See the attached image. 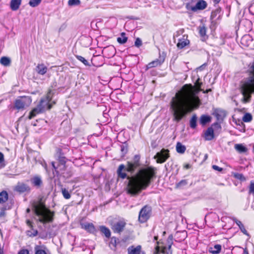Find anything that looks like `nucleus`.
<instances>
[{
	"mask_svg": "<svg viewBox=\"0 0 254 254\" xmlns=\"http://www.w3.org/2000/svg\"><path fill=\"white\" fill-rule=\"evenodd\" d=\"M117 239L115 237L111 238V241L110 243V246L116 248L117 247Z\"/></svg>",
	"mask_w": 254,
	"mask_h": 254,
	"instance_id": "obj_45",
	"label": "nucleus"
},
{
	"mask_svg": "<svg viewBox=\"0 0 254 254\" xmlns=\"http://www.w3.org/2000/svg\"><path fill=\"white\" fill-rule=\"evenodd\" d=\"M221 0H213V2L214 4H218Z\"/></svg>",
	"mask_w": 254,
	"mask_h": 254,
	"instance_id": "obj_60",
	"label": "nucleus"
},
{
	"mask_svg": "<svg viewBox=\"0 0 254 254\" xmlns=\"http://www.w3.org/2000/svg\"><path fill=\"white\" fill-rule=\"evenodd\" d=\"M221 126L218 122H215L208 127L204 133V138L206 140H212L215 137L214 131L221 130Z\"/></svg>",
	"mask_w": 254,
	"mask_h": 254,
	"instance_id": "obj_9",
	"label": "nucleus"
},
{
	"mask_svg": "<svg viewBox=\"0 0 254 254\" xmlns=\"http://www.w3.org/2000/svg\"><path fill=\"white\" fill-rule=\"evenodd\" d=\"M249 38V36L245 35V36H243L242 37V38L241 39V44L242 45H243L244 46H248V45H247V44L246 43V42L247 41V40H248V39Z\"/></svg>",
	"mask_w": 254,
	"mask_h": 254,
	"instance_id": "obj_51",
	"label": "nucleus"
},
{
	"mask_svg": "<svg viewBox=\"0 0 254 254\" xmlns=\"http://www.w3.org/2000/svg\"><path fill=\"white\" fill-rule=\"evenodd\" d=\"M233 177L241 181L245 182L246 181V178L243 175V174L238 173H233Z\"/></svg>",
	"mask_w": 254,
	"mask_h": 254,
	"instance_id": "obj_38",
	"label": "nucleus"
},
{
	"mask_svg": "<svg viewBox=\"0 0 254 254\" xmlns=\"http://www.w3.org/2000/svg\"><path fill=\"white\" fill-rule=\"evenodd\" d=\"M190 168V165L189 164H186L184 165V168L189 169Z\"/></svg>",
	"mask_w": 254,
	"mask_h": 254,
	"instance_id": "obj_59",
	"label": "nucleus"
},
{
	"mask_svg": "<svg viewBox=\"0 0 254 254\" xmlns=\"http://www.w3.org/2000/svg\"><path fill=\"white\" fill-rule=\"evenodd\" d=\"M200 91L202 92L200 87L186 84L175 94L170 103L173 121L180 122L188 113L199 107L201 102L197 94Z\"/></svg>",
	"mask_w": 254,
	"mask_h": 254,
	"instance_id": "obj_2",
	"label": "nucleus"
},
{
	"mask_svg": "<svg viewBox=\"0 0 254 254\" xmlns=\"http://www.w3.org/2000/svg\"><path fill=\"white\" fill-rule=\"evenodd\" d=\"M249 194L254 195V180L250 182L249 186Z\"/></svg>",
	"mask_w": 254,
	"mask_h": 254,
	"instance_id": "obj_41",
	"label": "nucleus"
},
{
	"mask_svg": "<svg viewBox=\"0 0 254 254\" xmlns=\"http://www.w3.org/2000/svg\"><path fill=\"white\" fill-rule=\"evenodd\" d=\"M58 160L59 162L58 166H56L55 165V163L54 162H51V165L56 172L57 175H59L60 173V171H64L66 168V158L64 156L60 157H58Z\"/></svg>",
	"mask_w": 254,
	"mask_h": 254,
	"instance_id": "obj_10",
	"label": "nucleus"
},
{
	"mask_svg": "<svg viewBox=\"0 0 254 254\" xmlns=\"http://www.w3.org/2000/svg\"><path fill=\"white\" fill-rule=\"evenodd\" d=\"M10 59L7 57H2L0 59V64L3 66H9L10 64Z\"/></svg>",
	"mask_w": 254,
	"mask_h": 254,
	"instance_id": "obj_33",
	"label": "nucleus"
},
{
	"mask_svg": "<svg viewBox=\"0 0 254 254\" xmlns=\"http://www.w3.org/2000/svg\"><path fill=\"white\" fill-rule=\"evenodd\" d=\"M26 223L27 225L30 228V229H33V223L31 221L28 219L26 221Z\"/></svg>",
	"mask_w": 254,
	"mask_h": 254,
	"instance_id": "obj_56",
	"label": "nucleus"
},
{
	"mask_svg": "<svg viewBox=\"0 0 254 254\" xmlns=\"http://www.w3.org/2000/svg\"><path fill=\"white\" fill-rule=\"evenodd\" d=\"M186 147L185 145H183L181 142H178L176 144V151L178 153L183 154L185 152Z\"/></svg>",
	"mask_w": 254,
	"mask_h": 254,
	"instance_id": "obj_31",
	"label": "nucleus"
},
{
	"mask_svg": "<svg viewBox=\"0 0 254 254\" xmlns=\"http://www.w3.org/2000/svg\"><path fill=\"white\" fill-rule=\"evenodd\" d=\"M188 184L187 180H182L176 184L175 188L177 189H181L184 188Z\"/></svg>",
	"mask_w": 254,
	"mask_h": 254,
	"instance_id": "obj_36",
	"label": "nucleus"
},
{
	"mask_svg": "<svg viewBox=\"0 0 254 254\" xmlns=\"http://www.w3.org/2000/svg\"><path fill=\"white\" fill-rule=\"evenodd\" d=\"M253 120V116L251 114L249 113H246L244 115L242 120L244 122L249 123L251 122Z\"/></svg>",
	"mask_w": 254,
	"mask_h": 254,
	"instance_id": "obj_37",
	"label": "nucleus"
},
{
	"mask_svg": "<svg viewBox=\"0 0 254 254\" xmlns=\"http://www.w3.org/2000/svg\"><path fill=\"white\" fill-rule=\"evenodd\" d=\"M206 65V64H204L202 65H201L199 68H200L201 69H202L203 67L204 66H205Z\"/></svg>",
	"mask_w": 254,
	"mask_h": 254,
	"instance_id": "obj_62",
	"label": "nucleus"
},
{
	"mask_svg": "<svg viewBox=\"0 0 254 254\" xmlns=\"http://www.w3.org/2000/svg\"><path fill=\"white\" fill-rule=\"evenodd\" d=\"M190 44V41L188 39V36L187 35H183L182 37L178 39V42L177 44V47L178 49L181 50L184 48L186 46H189Z\"/></svg>",
	"mask_w": 254,
	"mask_h": 254,
	"instance_id": "obj_15",
	"label": "nucleus"
},
{
	"mask_svg": "<svg viewBox=\"0 0 254 254\" xmlns=\"http://www.w3.org/2000/svg\"><path fill=\"white\" fill-rule=\"evenodd\" d=\"M173 237L172 235H170L168 237L165 243H162V245L160 246H157L156 250L159 251L160 249H161V253L166 254H172V251L171 247L173 244Z\"/></svg>",
	"mask_w": 254,
	"mask_h": 254,
	"instance_id": "obj_8",
	"label": "nucleus"
},
{
	"mask_svg": "<svg viewBox=\"0 0 254 254\" xmlns=\"http://www.w3.org/2000/svg\"><path fill=\"white\" fill-rule=\"evenodd\" d=\"M75 58L85 65H89L88 62L84 57L79 55H75Z\"/></svg>",
	"mask_w": 254,
	"mask_h": 254,
	"instance_id": "obj_42",
	"label": "nucleus"
},
{
	"mask_svg": "<svg viewBox=\"0 0 254 254\" xmlns=\"http://www.w3.org/2000/svg\"><path fill=\"white\" fill-rule=\"evenodd\" d=\"M99 229L100 232L103 234L106 238H109L111 237V231L106 226L103 225L100 226L99 227Z\"/></svg>",
	"mask_w": 254,
	"mask_h": 254,
	"instance_id": "obj_27",
	"label": "nucleus"
},
{
	"mask_svg": "<svg viewBox=\"0 0 254 254\" xmlns=\"http://www.w3.org/2000/svg\"><path fill=\"white\" fill-rule=\"evenodd\" d=\"M52 89H49L48 91V92H47L46 97L45 98L46 99V101L48 103H50V102L52 100V99L53 97V95L52 94Z\"/></svg>",
	"mask_w": 254,
	"mask_h": 254,
	"instance_id": "obj_43",
	"label": "nucleus"
},
{
	"mask_svg": "<svg viewBox=\"0 0 254 254\" xmlns=\"http://www.w3.org/2000/svg\"><path fill=\"white\" fill-rule=\"evenodd\" d=\"M26 234L28 236L30 237H34L38 235V232L37 230L34 229L33 227V229H31L30 230L27 231Z\"/></svg>",
	"mask_w": 254,
	"mask_h": 254,
	"instance_id": "obj_39",
	"label": "nucleus"
},
{
	"mask_svg": "<svg viewBox=\"0 0 254 254\" xmlns=\"http://www.w3.org/2000/svg\"><path fill=\"white\" fill-rule=\"evenodd\" d=\"M56 155L58 157H62L64 156V154L62 151V149L60 148H56Z\"/></svg>",
	"mask_w": 254,
	"mask_h": 254,
	"instance_id": "obj_47",
	"label": "nucleus"
},
{
	"mask_svg": "<svg viewBox=\"0 0 254 254\" xmlns=\"http://www.w3.org/2000/svg\"><path fill=\"white\" fill-rule=\"evenodd\" d=\"M211 121V117L208 115H202L200 118V123L203 126L210 123Z\"/></svg>",
	"mask_w": 254,
	"mask_h": 254,
	"instance_id": "obj_29",
	"label": "nucleus"
},
{
	"mask_svg": "<svg viewBox=\"0 0 254 254\" xmlns=\"http://www.w3.org/2000/svg\"><path fill=\"white\" fill-rule=\"evenodd\" d=\"M170 157L169 150L168 149H162L157 152L154 158L156 159L157 163L162 164L164 163Z\"/></svg>",
	"mask_w": 254,
	"mask_h": 254,
	"instance_id": "obj_12",
	"label": "nucleus"
},
{
	"mask_svg": "<svg viewBox=\"0 0 254 254\" xmlns=\"http://www.w3.org/2000/svg\"><path fill=\"white\" fill-rule=\"evenodd\" d=\"M13 190L19 194L29 193L31 192V187L24 182H18L14 187Z\"/></svg>",
	"mask_w": 254,
	"mask_h": 254,
	"instance_id": "obj_11",
	"label": "nucleus"
},
{
	"mask_svg": "<svg viewBox=\"0 0 254 254\" xmlns=\"http://www.w3.org/2000/svg\"><path fill=\"white\" fill-rule=\"evenodd\" d=\"M126 34L125 32H122L121 34V37L117 38V42L120 44H125L128 39L127 37L126 36Z\"/></svg>",
	"mask_w": 254,
	"mask_h": 254,
	"instance_id": "obj_30",
	"label": "nucleus"
},
{
	"mask_svg": "<svg viewBox=\"0 0 254 254\" xmlns=\"http://www.w3.org/2000/svg\"><path fill=\"white\" fill-rule=\"evenodd\" d=\"M182 235H183V237H182V239L180 240V241L184 240L186 239V238L187 237L186 232H177L176 234V236Z\"/></svg>",
	"mask_w": 254,
	"mask_h": 254,
	"instance_id": "obj_53",
	"label": "nucleus"
},
{
	"mask_svg": "<svg viewBox=\"0 0 254 254\" xmlns=\"http://www.w3.org/2000/svg\"><path fill=\"white\" fill-rule=\"evenodd\" d=\"M8 199V194L6 190L0 192V204H3L6 202Z\"/></svg>",
	"mask_w": 254,
	"mask_h": 254,
	"instance_id": "obj_25",
	"label": "nucleus"
},
{
	"mask_svg": "<svg viewBox=\"0 0 254 254\" xmlns=\"http://www.w3.org/2000/svg\"><path fill=\"white\" fill-rule=\"evenodd\" d=\"M141 165L139 154L133 156L132 160L128 161L126 165H119L117 170L118 179L128 180L126 190L128 194L135 196L145 190L156 177L157 169L152 166L140 168L136 174L129 176L127 173L133 174Z\"/></svg>",
	"mask_w": 254,
	"mask_h": 254,
	"instance_id": "obj_1",
	"label": "nucleus"
},
{
	"mask_svg": "<svg viewBox=\"0 0 254 254\" xmlns=\"http://www.w3.org/2000/svg\"><path fill=\"white\" fill-rule=\"evenodd\" d=\"M222 247L221 245H215L213 247H209L208 251L212 254H218L221 252Z\"/></svg>",
	"mask_w": 254,
	"mask_h": 254,
	"instance_id": "obj_26",
	"label": "nucleus"
},
{
	"mask_svg": "<svg viewBox=\"0 0 254 254\" xmlns=\"http://www.w3.org/2000/svg\"><path fill=\"white\" fill-rule=\"evenodd\" d=\"M141 249V246L138 245L136 247L131 246L127 249L128 254H139Z\"/></svg>",
	"mask_w": 254,
	"mask_h": 254,
	"instance_id": "obj_23",
	"label": "nucleus"
},
{
	"mask_svg": "<svg viewBox=\"0 0 254 254\" xmlns=\"http://www.w3.org/2000/svg\"><path fill=\"white\" fill-rule=\"evenodd\" d=\"M139 254H145V253L143 251H141V249L140 250V252Z\"/></svg>",
	"mask_w": 254,
	"mask_h": 254,
	"instance_id": "obj_64",
	"label": "nucleus"
},
{
	"mask_svg": "<svg viewBox=\"0 0 254 254\" xmlns=\"http://www.w3.org/2000/svg\"><path fill=\"white\" fill-rule=\"evenodd\" d=\"M42 0H30L29 2V4L33 7L38 6L41 2Z\"/></svg>",
	"mask_w": 254,
	"mask_h": 254,
	"instance_id": "obj_44",
	"label": "nucleus"
},
{
	"mask_svg": "<svg viewBox=\"0 0 254 254\" xmlns=\"http://www.w3.org/2000/svg\"><path fill=\"white\" fill-rule=\"evenodd\" d=\"M80 224L82 229L90 234H95L97 232L95 226L92 223H80Z\"/></svg>",
	"mask_w": 254,
	"mask_h": 254,
	"instance_id": "obj_14",
	"label": "nucleus"
},
{
	"mask_svg": "<svg viewBox=\"0 0 254 254\" xmlns=\"http://www.w3.org/2000/svg\"><path fill=\"white\" fill-rule=\"evenodd\" d=\"M164 60L156 59L149 63H148L145 66V70H148L149 68L156 67L161 65L164 62Z\"/></svg>",
	"mask_w": 254,
	"mask_h": 254,
	"instance_id": "obj_19",
	"label": "nucleus"
},
{
	"mask_svg": "<svg viewBox=\"0 0 254 254\" xmlns=\"http://www.w3.org/2000/svg\"><path fill=\"white\" fill-rule=\"evenodd\" d=\"M0 254H3V250L1 248H0Z\"/></svg>",
	"mask_w": 254,
	"mask_h": 254,
	"instance_id": "obj_63",
	"label": "nucleus"
},
{
	"mask_svg": "<svg viewBox=\"0 0 254 254\" xmlns=\"http://www.w3.org/2000/svg\"><path fill=\"white\" fill-rule=\"evenodd\" d=\"M5 165L4 155L2 152H0V166L3 168Z\"/></svg>",
	"mask_w": 254,
	"mask_h": 254,
	"instance_id": "obj_48",
	"label": "nucleus"
},
{
	"mask_svg": "<svg viewBox=\"0 0 254 254\" xmlns=\"http://www.w3.org/2000/svg\"><path fill=\"white\" fill-rule=\"evenodd\" d=\"M31 182L33 187L40 188L43 186V181L40 176H34L31 179Z\"/></svg>",
	"mask_w": 254,
	"mask_h": 254,
	"instance_id": "obj_18",
	"label": "nucleus"
},
{
	"mask_svg": "<svg viewBox=\"0 0 254 254\" xmlns=\"http://www.w3.org/2000/svg\"><path fill=\"white\" fill-rule=\"evenodd\" d=\"M142 41L141 40H140V38H137L135 41V42H134V45L135 46H136V47H140L141 45H142Z\"/></svg>",
	"mask_w": 254,
	"mask_h": 254,
	"instance_id": "obj_50",
	"label": "nucleus"
},
{
	"mask_svg": "<svg viewBox=\"0 0 254 254\" xmlns=\"http://www.w3.org/2000/svg\"><path fill=\"white\" fill-rule=\"evenodd\" d=\"M80 4V0H68V4L69 5H77Z\"/></svg>",
	"mask_w": 254,
	"mask_h": 254,
	"instance_id": "obj_46",
	"label": "nucleus"
},
{
	"mask_svg": "<svg viewBox=\"0 0 254 254\" xmlns=\"http://www.w3.org/2000/svg\"><path fill=\"white\" fill-rule=\"evenodd\" d=\"M110 224L114 233L121 234L124 231L127 223L124 219H120L111 221Z\"/></svg>",
	"mask_w": 254,
	"mask_h": 254,
	"instance_id": "obj_6",
	"label": "nucleus"
},
{
	"mask_svg": "<svg viewBox=\"0 0 254 254\" xmlns=\"http://www.w3.org/2000/svg\"><path fill=\"white\" fill-rule=\"evenodd\" d=\"M211 91H212V90L211 88L207 89L205 90L202 89V92L203 93H208V92H211Z\"/></svg>",
	"mask_w": 254,
	"mask_h": 254,
	"instance_id": "obj_58",
	"label": "nucleus"
},
{
	"mask_svg": "<svg viewBox=\"0 0 254 254\" xmlns=\"http://www.w3.org/2000/svg\"><path fill=\"white\" fill-rule=\"evenodd\" d=\"M213 169L218 172H222L223 170V168L220 167L216 165H213L212 166Z\"/></svg>",
	"mask_w": 254,
	"mask_h": 254,
	"instance_id": "obj_55",
	"label": "nucleus"
},
{
	"mask_svg": "<svg viewBox=\"0 0 254 254\" xmlns=\"http://www.w3.org/2000/svg\"><path fill=\"white\" fill-rule=\"evenodd\" d=\"M248 76L242 80L239 83L238 90L242 95V103H250L254 93V60L249 64L247 70Z\"/></svg>",
	"mask_w": 254,
	"mask_h": 254,
	"instance_id": "obj_3",
	"label": "nucleus"
},
{
	"mask_svg": "<svg viewBox=\"0 0 254 254\" xmlns=\"http://www.w3.org/2000/svg\"><path fill=\"white\" fill-rule=\"evenodd\" d=\"M207 3L204 0H198L194 6H191L189 3L186 5V8L192 12H196L197 10H202L206 8Z\"/></svg>",
	"mask_w": 254,
	"mask_h": 254,
	"instance_id": "obj_13",
	"label": "nucleus"
},
{
	"mask_svg": "<svg viewBox=\"0 0 254 254\" xmlns=\"http://www.w3.org/2000/svg\"><path fill=\"white\" fill-rule=\"evenodd\" d=\"M152 212L151 207L148 205H145L140 210L138 215V221L141 223H144L150 218Z\"/></svg>",
	"mask_w": 254,
	"mask_h": 254,
	"instance_id": "obj_7",
	"label": "nucleus"
},
{
	"mask_svg": "<svg viewBox=\"0 0 254 254\" xmlns=\"http://www.w3.org/2000/svg\"><path fill=\"white\" fill-rule=\"evenodd\" d=\"M198 30L199 34L201 38V40L202 41H205L208 38V36H206V34L207 28L204 24H203L198 27Z\"/></svg>",
	"mask_w": 254,
	"mask_h": 254,
	"instance_id": "obj_20",
	"label": "nucleus"
},
{
	"mask_svg": "<svg viewBox=\"0 0 254 254\" xmlns=\"http://www.w3.org/2000/svg\"><path fill=\"white\" fill-rule=\"evenodd\" d=\"M197 116L196 114H193L190 121V125L191 128H195L197 126Z\"/></svg>",
	"mask_w": 254,
	"mask_h": 254,
	"instance_id": "obj_32",
	"label": "nucleus"
},
{
	"mask_svg": "<svg viewBox=\"0 0 254 254\" xmlns=\"http://www.w3.org/2000/svg\"><path fill=\"white\" fill-rule=\"evenodd\" d=\"M200 79L199 77L197 78V79L196 80V81L194 83V86L196 87H200L201 88V86L202 85V83L201 82H200Z\"/></svg>",
	"mask_w": 254,
	"mask_h": 254,
	"instance_id": "obj_54",
	"label": "nucleus"
},
{
	"mask_svg": "<svg viewBox=\"0 0 254 254\" xmlns=\"http://www.w3.org/2000/svg\"><path fill=\"white\" fill-rule=\"evenodd\" d=\"M17 254H30L29 251L26 249H20Z\"/></svg>",
	"mask_w": 254,
	"mask_h": 254,
	"instance_id": "obj_52",
	"label": "nucleus"
},
{
	"mask_svg": "<svg viewBox=\"0 0 254 254\" xmlns=\"http://www.w3.org/2000/svg\"><path fill=\"white\" fill-rule=\"evenodd\" d=\"M62 193L65 199H68L70 198L71 195L65 188H62Z\"/></svg>",
	"mask_w": 254,
	"mask_h": 254,
	"instance_id": "obj_40",
	"label": "nucleus"
},
{
	"mask_svg": "<svg viewBox=\"0 0 254 254\" xmlns=\"http://www.w3.org/2000/svg\"><path fill=\"white\" fill-rule=\"evenodd\" d=\"M6 207H2L0 209V218L4 217L6 215Z\"/></svg>",
	"mask_w": 254,
	"mask_h": 254,
	"instance_id": "obj_49",
	"label": "nucleus"
},
{
	"mask_svg": "<svg viewBox=\"0 0 254 254\" xmlns=\"http://www.w3.org/2000/svg\"><path fill=\"white\" fill-rule=\"evenodd\" d=\"M32 102L31 97L28 96H20L18 97L14 102L13 108L17 112L24 110L28 107Z\"/></svg>",
	"mask_w": 254,
	"mask_h": 254,
	"instance_id": "obj_5",
	"label": "nucleus"
},
{
	"mask_svg": "<svg viewBox=\"0 0 254 254\" xmlns=\"http://www.w3.org/2000/svg\"><path fill=\"white\" fill-rule=\"evenodd\" d=\"M21 4V0H11L10 7L12 11L18 10Z\"/></svg>",
	"mask_w": 254,
	"mask_h": 254,
	"instance_id": "obj_24",
	"label": "nucleus"
},
{
	"mask_svg": "<svg viewBox=\"0 0 254 254\" xmlns=\"http://www.w3.org/2000/svg\"><path fill=\"white\" fill-rule=\"evenodd\" d=\"M244 254H249V252H248V250L246 248H245L244 250Z\"/></svg>",
	"mask_w": 254,
	"mask_h": 254,
	"instance_id": "obj_61",
	"label": "nucleus"
},
{
	"mask_svg": "<svg viewBox=\"0 0 254 254\" xmlns=\"http://www.w3.org/2000/svg\"><path fill=\"white\" fill-rule=\"evenodd\" d=\"M31 206L34 214L38 217L37 222L46 224L54 221L55 212L47 207L46 199L43 196H39L37 200L33 201Z\"/></svg>",
	"mask_w": 254,
	"mask_h": 254,
	"instance_id": "obj_4",
	"label": "nucleus"
},
{
	"mask_svg": "<svg viewBox=\"0 0 254 254\" xmlns=\"http://www.w3.org/2000/svg\"><path fill=\"white\" fill-rule=\"evenodd\" d=\"M42 113L37 107L33 108L30 112L28 119L31 120L34 118L37 115Z\"/></svg>",
	"mask_w": 254,
	"mask_h": 254,
	"instance_id": "obj_34",
	"label": "nucleus"
},
{
	"mask_svg": "<svg viewBox=\"0 0 254 254\" xmlns=\"http://www.w3.org/2000/svg\"><path fill=\"white\" fill-rule=\"evenodd\" d=\"M35 70L38 74L43 75L47 73L48 68L44 64H39L36 66Z\"/></svg>",
	"mask_w": 254,
	"mask_h": 254,
	"instance_id": "obj_21",
	"label": "nucleus"
},
{
	"mask_svg": "<svg viewBox=\"0 0 254 254\" xmlns=\"http://www.w3.org/2000/svg\"><path fill=\"white\" fill-rule=\"evenodd\" d=\"M231 219L232 220V221H233L234 222H235L236 223V224L239 226L241 232L244 234H245L247 236L249 235V233H248L247 230L245 228L244 225L243 224V223H242V222L241 221L238 220L235 217H233V218H232Z\"/></svg>",
	"mask_w": 254,
	"mask_h": 254,
	"instance_id": "obj_22",
	"label": "nucleus"
},
{
	"mask_svg": "<svg viewBox=\"0 0 254 254\" xmlns=\"http://www.w3.org/2000/svg\"><path fill=\"white\" fill-rule=\"evenodd\" d=\"M49 250L44 245H36L34 246V254H48Z\"/></svg>",
	"mask_w": 254,
	"mask_h": 254,
	"instance_id": "obj_17",
	"label": "nucleus"
},
{
	"mask_svg": "<svg viewBox=\"0 0 254 254\" xmlns=\"http://www.w3.org/2000/svg\"><path fill=\"white\" fill-rule=\"evenodd\" d=\"M104 52L108 58L112 57L115 55V50L113 47L105 48Z\"/></svg>",
	"mask_w": 254,
	"mask_h": 254,
	"instance_id": "obj_35",
	"label": "nucleus"
},
{
	"mask_svg": "<svg viewBox=\"0 0 254 254\" xmlns=\"http://www.w3.org/2000/svg\"><path fill=\"white\" fill-rule=\"evenodd\" d=\"M234 148L239 153H246L248 151L247 148L242 144H236Z\"/></svg>",
	"mask_w": 254,
	"mask_h": 254,
	"instance_id": "obj_28",
	"label": "nucleus"
},
{
	"mask_svg": "<svg viewBox=\"0 0 254 254\" xmlns=\"http://www.w3.org/2000/svg\"><path fill=\"white\" fill-rule=\"evenodd\" d=\"M36 107L39 109L40 112L43 113L46 108L48 110H50L52 108V105L50 104V103H48L45 99L42 98Z\"/></svg>",
	"mask_w": 254,
	"mask_h": 254,
	"instance_id": "obj_16",
	"label": "nucleus"
},
{
	"mask_svg": "<svg viewBox=\"0 0 254 254\" xmlns=\"http://www.w3.org/2000/svg\"><path fill=\"white\" fill-rule=\"evenodd\" d=\"M127 150V147H125L124 146H122L121 147V151L125 153H126Z\"/></svg>",
	"mask_w": 254,
	"mask_h": 254,
	"instance_id": "obj_57",
	"label": "nucleus"
}]
</instances>
